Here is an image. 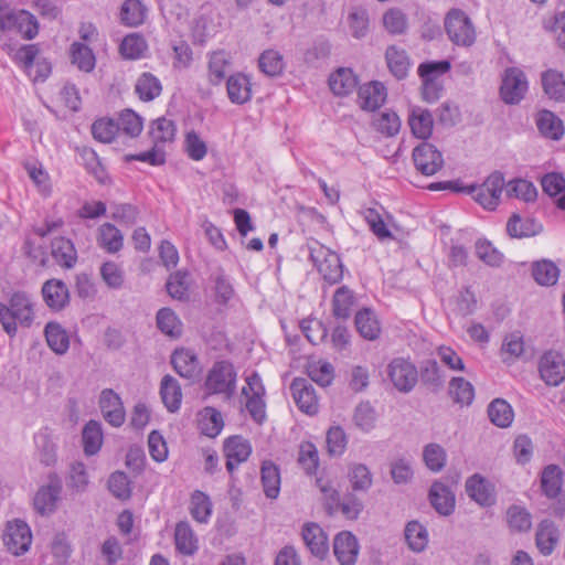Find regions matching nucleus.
I'll return each instance as SVG.
<instances>
[{
	"mask_svg": "<svg viewBox=\"0 0 565 565\" xmlns=\"http://www.w3.org/2000/svg\"><path fill=\"white\" fill-rule=\"evenodd\" d=\"M82 439L84 452L87 456L96 455L100 450L104 440L102 424L97 420H89L83 428Z\"/></svg>",
	"mask_w": 565,
	"mask_h": 565,
	"instance_id": "obj_45",
	"label": "nucleus"
},
{
	"mask_svg": "<svg viewBox=\"0 0 565 565\" xmlns=\"http://www.w3.org/2000/svg\"><path fill=\"white\" fill-rule=\"evenodd\" d=\"M70 57L73 65L81 72L90 73L96 66L93 50L83 42H74L70 46Z\"/></svg>",
	"mask_w": 565,
	"mask_h": 565,
	"instance_id": "obj_35",
	"label": "nucleus"
},
{
	"mask_svg": "<svg viewBox=\"0 0 565 565\" xmlns=\"http://www.w3.org/2000/svg\"><path fill=\"white\" fill-rule=\"evenodd\" d=\"M541 379L550 386H557L565 380V359L555 351L545 352L539 363Z\"/></svg>",
	"mask_w": 565,
	"mask_h": 565,
	"instance_id": "obj_14",
	"label": "nucleus"
},
{
	"mask_svg": "<svg viewBox=\"0 0 565 565\" xmlns=\"http://www.w3.org/2000/svg\"><path fill=\"white\" fill-rule=\"evenodd\" d=\"M309 257L324 281L330 285H334L342 280L343 265L337 253L322 244L315 242L309 245Z\"/></svg>",
	"mask_w": 565,
	"mask_h": 565,
	"instance_id": "obj_3",
	"label": "nucleus"
},
{
	"mask_svg": "<svg viewBox=\"0 0 565 565\" xmlns=\"http://www.w3.org/2000/svg\"><path fill=\"white\" fill-rule=\"evenodd\" d=\"M44 335L50 349L58 354H65L70 348V338L66 330L57 322H49L44 329Z\"/></svg>",
	"mask_w": 565,
	"mask_h": 565,
	"instance_id": "obj_38",
	"label": "nucleus"
},
{
	"mask_svg": "<svg viewBox=\"0 0 565 565\" xmlns=\"http://www.w3.org/2000/svg\"><path fill=\"white\" fill-rule=\"evenodd\" d=\"M116 125H118L119 139L121 137L134 139L141 134L143 119L132 109H125L119 114Z\"/></svg>",
	"mask_w": 565,
	"mask_h": 565,
	"instance_id": "obj_36",
	"label": "nucleus"
},
{
	"mask_svg": "<svg viewBox=\"0 0 565 565\" xmlns=\"http://www.w3.org/2000/svg\"><path fill=\"white\" fill-rule=\"evenodd\" d=\"M236 372L232 363L218 361L209 371L205 388L210 394L233 396L236 390Z\"/></svg>",
	"mask_w": 565,
	"mask_h": 565,
	"instance_id": "obj_5",
	"label": "nucleus"
},
{
	"mask_svg": "<svg viewBox=\"0 0 565 565\" xmlns=\"http://www.w3.org/2000/svg\"><path fill=\"white\" fill-rule=\"evenodd\" d=\"M121 21L129 26H137L143 23L146 9L139 0H126L121 6Z\"/></svg>",
	"mask_w": 565,
	"mask_h": 565,
	"instance_id": "obj_60",
	"label": "nucleus"
},
{
	"mask_svg": "<svg viewBox=\"0 0 565 565\" xmlns=\"http://www.w3.org/2000/svg\"><path fill=\"white\" fill-rule=\"evenodd\" d=\"M423 458L430 471L439 472L446 465L447 454L440 445L431 443L425 446Z\"/></svg>",
	"mask_w": 565,
	"mask_h": 565,
	"instance_id": "obj_64",
	"label": "nucleus"
},
{
	"mask_svg": "<svg viewBox=\"0 0 565 565\" xmlns=\"http://www.w3.org/2000/svg\"><path fill=\"white\" fill-rule=\"evenodd\" d=\"M507 194L524 202H534L537 198V190L532 182L516 179L507 184Z\"/></svg>",
	"mask_w": 565,
	"mask_h": 565,
	"instance_id": "obj_61",
	"label": "nucleus"
},
{
	"mask_svg": "<svg viewBox=\"0 0 565 565\" xmlns=\"http://www.w3.org/2000/svg\"><path fill=\"white\" fill-rule=\"evenodd\" d=\"M224 454L226 457V469L232 473L242 462L249 458L252 446L242 436H231L224 441Z\"/></svg>",
	"mask_w": 565,
	"mask_h": 565,
	"instance_id": "obj_18",
	"label": "nucleus"
},
{
	"mask_svg": "<svg viewBox=\"0 0 565 565\" xmlns=\"http://www.w3.org/2000/svg\"><path fill=\"white\" fill-rule=\"evenodd\" d=\"M416 169L424 175H434L444 166L441 152L429 142H422L413 150Z\"/></svg>",
	"mask_w": 565,
	"mask_h": 565,
	"instance_id": "obj_13",
	"label": "nucleus"
},
{
	"mask_svg": "<svg viewBox=\"0 0 565 565\" xmlns=\"http://www.w3.org/2000/svg\"><path fill=\"white\" fill-rule=\"evenodd\" d=\"M466 492L471 500L482 507H491L495 502L492 484L479 473H475L467 479Z\"/></svg>",
	"mask_w": 565,
	"mask_h": 565,
	"instance_id": "obj_19",
	"label": "nucleus"
},
{
	"mask_svg": "<svg viewBox=\"0 0 565 565\" xmlns=\"http://www.w3.org/2000/svg\"><path fill=\"white\" fill-rule=\"evenodd\" d=\"M563 472L557 465H548L541 475V487L544 494L551 499L556 498L562 490Z\"/></svg>",
	"mask_w": 565,
	"mask_h": 565,
	"instance_id": "obj_49",
	"label": "nucleus"
},
{
	"mask_svg": "<svg viewBox=\"0 0 565 565\" xmlns=\"http://www.w3.org/2000/svg\"><path fill=\"white\" fill-rule=\"evenodd\" d=\"M99 408L105 420L114 426L120 427L126 419V412L120 396L111 388H105L99 395Z\"/></svg>",
	"mask_w": 565,
	"mask_h": 565,
	"instance_id": "obj_16",
	"label": "nucleus"
},
{
	"mask_svg": "<svg viewBox=\"0 0 565 565\" xmlns=\"http://www.w3.org/2000/svg\"><path fill=\"white\" fill-rule=\"evenodd\" d=\"M33 315L32 303L24 294H14L11 297L10 307L0 302V322L8 334L15 333L18 323L30 327Z\"/></svg>",
	"mask_w": 565,
	"mask_h": 565,
	"instance_id": "obj_2",
	"label": "nucleus"
},
{
	"mask_svg": "<svg viewBox=\"0 0 565 565\" xmlns=\"http://www.w3.org/2000/svg\"><path fill=\"white\" fill-rule=\"evenodd\" d=\"M262 483L267 498L276 499L280 492V471L271 461H264L260 469Z\"/></svg>",
	"mask_w": 565,
	"mask_h": 565,
	"instance_id": "obj_50",
	"label": "nucleus"
},
{
	"mask_svg": "<svg viewBox=\"0 0 565 565\" xmlns=\"http://www.w3.org/2000/svg\"><path fill=\"white\" fill-rule=\"evenodd\" d=\"M160 395L162 402L169 412H177L182 402V392L178 381L171 375H166L161 380Z\"/></svg>",
	"mask_w": 565,
	"mask_h": 565,
	"instance_id": "obj_40",
	"label": "nucleus"
},
{
	"mask_svg": "<svg viewBox=\"0 0 565 565\" xmlns=\"http://www.w3.org/2000/svg\"><path fill=\"white\" fill-rule=\"evenodd\" d=\"M429 500L434 509L441 515H449L455 510V494L450 487L443 482H434L429 490Z\"/></svg>",
	"mask_w": 565,
	"mask_h": 565,
	"instance_id": "obj_25",
	"label": "nucleus"
},
{
	"mask_svg": "<svg viewBox=\"0 0 565 565\" xmlns=\"http://www.w3.org/2000/svg\"><path fill=\"white\" fill-rule=\"evenodd\" d=\"M408 125L412 134L418 139L426 140L433 134L434 120L427 109L413 107L408 115Z\"/></svg>",
	"mask_w": 565,
	"mask_h": 565,
	"instance_id": "obj_27",
	"label": "nucleus"
},
{
	"mask_svg": "<svg viewBox=\"0 0 565 565\" xmlns=\"http://www.w3.org/2000/svg\"><path fill=\"white\" fill-rule=\"evenodd\" d=\"M298 462L308 475H312L319 467V455L316 445L311 441H302L299 445Z\"/></svg>",
	"mask_w": 565,
	"mask_h": 565,
	"instance_id": "obj_62",
	"label": "nucleus"
},
{
	"mask_svg": "<svg viewBox=\"0 0 565 565\" xmlns=\"http://www.w3.org/2000/svg\"><path fill=\"white\" fill-rule=\"evenodd\" d=\"M51 255L64 268H73L77 262V252L73 242L65 237H55L51 243Z\"/></svg>",
	"mask_w": 565,
	"mask_h": 565,
	"instance_id": "obj_28",
	"label": "nucleus"
},
{
	"mask_svg": "<svg viewBox=\"0 0 565 565\" xmlns=\"http://www.w3.org/2000/svg\"><path fill=\"white\" fill-rule=\"evenodd\" d=\"M175 548L183 555H193L198 548V539L188 522H179L174 531Z\"/></svg>",
	"mask_w": 565,
	"mask_h": 565,
	"instance_id": "obj_39",
	"label": "nucleus"
},
{
	"mask_svg": "<svg viewBox=\"0 0 565 565\" xmlns=\"http://www.w3.org/2000/svg\"><path fill=\"white\" fill-rule=\"evenodd\" d=\"M292 398L298 408L307 414L315 415L319 411V399L311 383L306 379H295L290 385Z\"/></svg>",
	"mask_w": 565,
	"mask_h": 565,
	"instance_id": "obj_15",
	"label": "nucleus"
},
{
	"mask_svg": "<svg viewBox=\"0 0 565 565\" xmlns=\"http://www.w3.org/2000/svg\"><path fill=\"white\" fill-rule=\"evenodd\" d=\"M360 545L358 539L349 531L340 532L333 540V554L341 565H354Z\"/></svg>",
	"mask_w": 565,
	"mask_h": 565,
	"instance_id": "obj_17",
	"label": "nucleus"
},
{
	"mask_svg": "<svg viewBox=\"0 0 565 565\" xmlns=\"http://www.w3.org/2000/svg\"><path fill=\"white\" fill-rule=\"evenodd\" d=\"M445 28L449 39L457 45L469 46L476 40V31L470 19L459 9L448 12Z\"/></svg>",
	"mask_w": 565,
	"mask_h": 565,
	"instance_id": "obj_8",
	"label": "nucleus"
},
{
	"mask_svg": "<svg viewBox=\"0 0 565 565\" xmlns=\"http://www.w3.org/2000/svg\"><path fill=\"white\" fill-rule=\"evenodd\" d=\"M386 88L380 82H371L359 88V103L365 110L374 111L386 100Z\"/></svg>",
	"mask_w": 565,
	"mask_h": 565,
	"instance_id": "obj_24",
	"label": "nucleus"
},
{
	"mask_svg": "<svg viewBox=\"0 0 565 565\" xmlns=\"http://www.w3.org/2000/svg\"><path fill=\"white\" fill-rule=\"evenodd\" d=\"M352 420L359 430L370 433L377 425L379 414L370 402H361L353 411Z\"/></svg>",
	"mask_w": 565,
	"mask_h": 565,
	"instance_id": "obj_33",
	"label": "nucleus"
},
{
	"mask_svg": "<svg viewBox=\"0 0 565 565\" xmlns=\"http://www.w3.org/2000/svg\"><path fill=\"white\" fill-rule=\"evenodd\" d=\"M542 226L532 218L513 214L507 223V232L513 238L531 237L539 234Z\"/></svg>",
	"mask_w": 565,
	"mask_h": 565,
	"instance_id": "obj_42",
	"label": "nucleus"
},
{
	"mask_svg": "<svg viewBox=\"0 0 565 565\" xmlns=\"http://www.w3.org/2000/svg\"><path fill=\"white\" fill-rule=\"evenodd\" d=\"M348 478L354 491H367L373 478L370 469L363 463H353L349 468Z\"/></svg>",
	"mask_w": 565,
	"mask_h": 565,
	"instance_id": "obj_59",
	"label": "nucleus"
},
{
	"mask_svg": "<svg viewBox=\"0 0 565 565\" xmlns=\"http://www.w3.org/2000/svg\"><path fill=\"white\" fill-rule=\"evenodd\" d=\"M42 296L52 310L63 309L70 300V294L66 285L62 280L52 279L42 287Z\"/></svg>",
	"mask_w": 565,
	"mask_h": 565,
	"instance_id": "obj_26",
	"label": "nucleus"
},
{
	"mask_svg": "<svg viewBox=\"0 0 565 565\" xmlns=\"http://www.w3.org/2000/svg\"><path fill=\"white\" fill-rule=\"evenodd\" d=\"M174 371L182 377L194 379L200 372V362L196 354L190 349H177L171 355Z\"/></svg>",
	"mask_w": 565,
	"mask_h": 565,
	"instance_id": "obj_21",
	"label": "nucleus"
},
{
	"mask_svg": "<svg viewBox=\"0 0 565 565\" xmlns=\"http://www.w3.org/2000/svg\"><path fill=\"white\" fill-rule=\"evenodd\" d=\"M35 28L33 15L25 10L12 9L4 3H0V30L6 32H15L22 39L33 38L32 32Z\"/></svg>",
	"mask_w": 565,
	"mask_h": 565,
	"instance_id": "obj_7",
	"label": "nucleus"
},
{
	"mask_svg": "<svg viewBox=\"0 0 565 565\" xmlns=\"http://www.w3.org/2000/svg\"><path fill=\"white\" fill-rule=\"evenodd\" d=\"M387 374L393 385L404 393L412 391L418 379L415 365L409 360L403 358H396L390 362Z\"/></svg>",
	"mask_w": 565,
	"mask_h": 565,
	"instance_id": "obj_11",
	"label": "nucleus"
},
{
	"mask_svg": "<svg viewBox=\"0 0 565 565\" xmlns=\"http://www.w3.org/2000/svg\"><path fill=\"white\" fill-rule=\"evenodd\" d=\"M355 327L359 333L367 340H375L381 333V324L373 310L364 308L355 315Z\"/></svg>",
	"mask_w": 565,
	"mask_h": 565,
	"instance_id": "obj_37",
	"label": "nucleus"
},
{
	"mask_svg": "<svg viewBox=\"0 0 565 565\" xmlns=\"http://www.w3.org/2000/svg\"><path fill=\"white\" fill-rule=\"evenodd\" d=\"M157 326L168 337L179 338L182 334L183 324L170 308H161L157 312Z\"/></svg>",
	"mask_w": 565,
	"mask_h": 565,
	"instance_id": "obj_54",
	"label": "nucleus"
},
{
	"mask_svg": "<svg viewBox=\"0 0 565 565\" xmlns=\"http://www.w3.org/2000/svg\"><path fill=\"white\" fill-rule=\"evenodd\" d=\"M559 541L557 526L551 520H543L535 534V544L537 550L544 556L551 555Z\"/></svg>",
	"mask_w": 565,
	"mask_h": 565,
	"instance_id": "obj_23",
	"label": "nucleus"
},
{
	"mask_svg": "<svg viewBox=\"0 0 565 565\" xmlns=\"http://www.w3.org/2000/svg\"><path fill=\"white\" fill-rule=\"evenodd\" d=\"M316 483L323 495L324 507L329 514L340 511L348 520L358 519L363 510V504L360 499L353 494H348L341 501L340 494L333 488L332 482L324 477H318Z\"/></svg>",
	"mask_w": 565,
	"mask_h": 565,
	"instance_id": "obj_1",
	"label": "nucleus"
},
{
	"mask_svg": "<svg viewBox=\"0 0 565 565\" xmlns=\"http://www.w3.org/2000/svg\"><path fill=\"white\" fill-rule=\"evenodd\" d=\"M354 302L353 291L347 286H341L333 295V315L339 319H348L351 316Z\"/></svg>",
	"mask_w": 565,
	"mask_h": 565,
	"instance_id": "obj_56",
	"label": "nucleus"
},
{
	"mask_svg": "<svg viewBox=\"0 0 565 565\" xmlns=\"http://www.w3.org/2000/svg\"><path fill=\"white\" fill-rule=\"evenodd\" d=\"M147 50V41L142 35L137 33L126 35L119 45L121 56L127 60L142 58Z\"/></svg>",
	"mask_w": 565,
	"mask_h": 565,
	"instance_id": "obj_52",
	"label": "nucleus"
},
{
	"mask_svg": "<svg viewBox=\"0 0 565 565\" xmlns=\"http://www.w3.org/2000/svg\"><path fill=\"white\" fill-rule=\"evenodd\" d=\"M177 127L173 120L160 117L150 125L149 135L156 148L162 147L174 140Z\"/></svg>",
	"mask_w": 565,
	"mask_h": 565,
	"instance_id": "obj_32",
	"label": "nucleus"
},
{
	"mask_svg": "<svg viewBox=\"0 0 565 565\" xmlns=\"http://www.w3.org/2000/svg\"><path fill=\"white\" fill-rule=\"evenodd\" d=\"M285 66L284 56L277 50H265L258 57L259 70L269 77L279 76L284 72Z\"/></svg>",
	"mask_w": 565,
	"mask_h": 565,
	"instance_id": "obj_51",
	"label": "nucleus"
},
{
	"mask_svg": "<svg viewBox=\"0 0 565 565\" xmlns=\"http://www.w3.org/2000/svg\"><path fill=\"white\" fill-rule=\"evenodd\" d=\"M62 479L56 473H50L38 489V514L50 515L54 513L62 502Z\"/></svg>",
	"mask_w": 565,
	"mask_h": 565,
	"instance_id": "obj_9",
	"label": "nucleus"
},
{
	"mask_svg": "<svg viewBox=\"0 0 565 565\" xmlns=\"http://www.w3.org/2000/svg\"><path fill=\"white\" fill-rule=\"evenodd\" d=\"M539 131L546 138L558 140L564 134L562 120L550 110H542L536 118Z\"/></svg>",
	"mask_w": 565,
	"mask_h": 565,
	"instance_id": "obj_48",
	"label": "nucleus"
},
{
	"mask_svg": "<svg viewBox=\"0 0 565 565\" xmlns=\"http://www.w3.org/2000/svg\"><path fill=\"white\" fill-rule=\"evenodd\" d=\"M162 85L160 79L152 73L140 74L135 83V94L142 102H151L160 96Z\"/></svg>",
	"mask_w": 565,
	"mask_h": 565,
	"instance_id": "obj_30",
	"label": "nucleus"
},
{
	"mask_svg": "<svg viewBox=\"0 0 565 565\" xmlns=\"http://www.w3.org/2000/svg\"><path fill=\"white\" fill-rule=\"evenodd\" d=\"M527 81L524 73L518 67L505 70L500 87V95L504 103L516 104L527 92Z\"/></svg>",
	"mask_w": 565,
	"mask_h": 565,
	"instance_id": "obj_12",
	"label": "nucleus"
},
{
	"mask_svg": "<svg viewBox=\"0 0 565 565\" xmlns=\"http://www.w3.org/2000/svg\"><path fill=\"white\" fill-rule=\"evenodd\" d=\"M405 540L408 547L416 553L423 552L428 544V531L417 521H411L405 526Z\"/></svg>",
	"mask_w": 565,
	"mask_h": 565,
	"instance_id": "obj_53",
	"label": "nucleus"
},
{
	"mask_svg": "<svg viewBox=\"0 0 565 565\" xmlns=\"http://www.w3.org/2000/svg\"><path fill=\"white\" fill-rule=\"evenodd\" d=\"M227 97L232 104L243 105L252 99L250 78L243 73H235L226 81Z\"/></svg>",
	"mask_w": 565,
	"mask_h": 565,
	"instance_id": "obj_22",
	"label": "nucleus"
},
{
	"mask_svg": "<svg viewBox=\"0 0 565 565\" xmlns=\"http://www.w3.org/2000/svg\"><path fill=\"white\" fill-rule=\"evenodd\" d=\"M386 62L391 73L398 79L406 77L409 68V61L404 50L390 46L386 50Z\"/></svg>",
	"mask_w": 565,
	"mask_h": 565,
	"instance_id": "obj_57",
	"label": "nucleus"
},
{
	"mask_svg": "<svg viewBox=\"0 0 565 565\" xmlns=\"http://www.w3.org/2000/svg\"><path fill=\"white\" fill-rule=\"evenodd\" d=\"M302 540L312 555L323 558L329 552L328 536L317 523H307L302 526Z\"/></svg>",
	"mask_w": 565,
	"mask_h": 565,
	"instance_id": "obj_20",
	"label": "nucleus"
},
{
	"mask_svg": "<svg viewBox=\"0 0 565 565\" xmlns=\"http://www.w3.org/2000/svg\"><path fill=\"white\" fill-rule=\"evenodd\" d=\"M93 137L103 143H110L119 139L118 125L111 118H99L92 125Z\"/></svg>",
	"mask_w": 565,
	"mask_h": 565,
	"instance_id": "obj_58",
	"label": "nucleus"
},
{
	"mask_svg": "<svg viewBox=\"0 0 565 565\" xmlns=\"http://www.w3.org/2000/svg\"><path fill=\"white\" fill-rule=\"evenodd\" d=\"M191 516L199 523L206 524L213 511V504L207 494L202 491L195 490L191 494L189 505Z\"/></svg>",
	"mask_w": 565,
	"mask_h": 565,
	"instance_id": "obj_43",
	"label": "nucleus"
},
{
	"mask_svg": "<svg viewBox=\"0 0 565 565\" xmlns=\"http://www.w3.org/2000/svg\"><path fill=\"white\" fill-rule=\"evenodd\" d=\"M98 245L109 254L119 252L124 246V235L111 223H104L98 228Z\"/></svg>",
	"mask_w": 565,
	"mask_h": 565,
	"instance_id": "obj_34",
	"label": "nucleus"
},
{
	"mask_svg": "<svg viewBox=\"0 0 565 565\" xmlns=\"http://www.w3.org/2000/svg\"><path fill=\"white\" fill-rule=\"evenodd\" d=\"M199 427L201 433L210 438L218 436L224 427L221 412L214 407H204L200 412Z\"/></svg>",
	"mask_w": 565,
	"mask_h": 565,
	"instance_id": "obj_41",
	"label": "nucleus"
},
{
	"mask_svg": "<svg viewBox=\"0 0 565 565\" xmlns=\"http://www.w3.org/2000/svg\"><path fill=\"white\" fill-rule=\"evenodd\" d=\"M544 93L554 100H565V78L561 72L547 70L542 74Z\"/></svg>",
	"mask_w": 565,
	"mask_h": 565,
	"instance_id": "obj_47",
	"label": "nucleus"
},
{
	"mask_svg": "<svg viewBox=\"0 0 565 565\" xmlns=\"http://www.w3.org/2000/svg\"><path fill=\"white\" fill-rule=\"evenodd\" d=\"M448 61L425 62L418 66V75L422 78V96L427 103H435L443 93V83L440 77L450 70Z\"/></svg>",
	"mask_w": 565,
	"mask_h": 565,
	"instance_id": "obj_4",
	"label": "nucleus"
},
{
	"mask_svg": "<svg viewBox=\"0 0 565 565\" xmlns=\"http://www.w3.org/2000/svg\"><path fill=\"white\" fill-rule=\"evenodd\" d=\"M488 416L493 425L507 428L514 419V412L505 399L495 398L488 406Z\"/></svg>",
	"mask_w": 565,
	"mask_h": 565,
	"instance_id": "obj_46",
	"label": "nucleus"
},
{
	"mask_svg": "<svg viewBox=\"0 0 565 565\" xmlns=\"http://www.w3.org/2000/svg\"><path fill=\"white\" fill-rule=\"evenodd\" d=\"M505 181L500 172L491 173L483 183L470 184L469 194L487 210H494L500 202Z\"/></svg>",
	"mask_w": 565,
	"mask_h": 565,
	"instance_id": "obj_6",
	"label": "nucleus"
},
{
	"mask_svg": "<svg viewBox=\"0 0 565 565\" xmlns=\"http://www.w3.org/2000/svg\"><path fill=\"white\" fill-rule=\"evenodd\" d=\"M541 185L547 195H559L557 207L565 211V178L557 172L547 173L542 178Z\"/></svg>",
	"mask_w": 565,
	"mask_h": 565,
	"instance_id": "obj_55",
	"label": "nucleus"
},
{
	"mask_svg": "<svg viewBox=\"0 0 565 565\" xmlns=\"http://www.w3.org/2000/svg\"><path fill=\"white\" fill-rule=\"evenodd\" d=\"M231 56L225 51L213 52L209 57V82L217 86L220 85L231 68Z\"/></svg>",
	"mask_w": 565,
	"mask_h": 565,
	"instance_id": "obj_29",
	"label": "nucleus"
},
{
	"mask_svg": "<svg viewBox=\"0 0 565 565\" xmlns=\"http://www.w3.org/2000/svg\"><path fill=\"white\" fill-rule=\"evenodd\" d=\"M356 76L351 68H339L329 78V86L338 96L350 94L356 87Z\"/></svg>",
	"mask_w": 565,
	"mask_h": 565,
	"instance_id": "obj_44",
	"label": "nucleus"
},
{
	"mask_svg": "<svg viewBox=\"0 0 565 565\" xmlns=\"http://www.w3.org/2000/svg\"><path fill=\"white\" fill-rule=\"evenodd\" d=\"M449 393L454 401L461 405H470L475 397L473 386L462 377H454L450 381Z\"/></svg>",
	"mask_w": 565,
	"mask_h": 565,
	"instance_id": "obj_63",
	"label": "nucleus"
},
{
	"mask_svg": "<svg viewBox=\"0 0 565 565\" xmlns=\"http://www.w3.org/2000/svg\"><path fill=\"white\" fill-rule=\"evenodd\" d=\"M3 544L15 556L24 554L32 544L30 526L22 520L8 522L3 534Z\"/></svg>",
	"mask_w": 565,
	"mask_h": 565,
	"instance_id": "obj_10",
	"label": "nucleus"
},
{
	"mask_svg": "<svg viewBox=\"0 0 565 565\" xmlns=\"http://www.w3.org/2000/svg\"><path fill=\"white\" fill-rule=\"evenodd\" d=\"M532 277L540 286H554L559 278V268L551 259H541L532 263Z\"/></svg>",
	"mask_w": 565,
	"mask_h": 565,
	"instance_id": "obj_31",
	"label": "nucleus"
}]
</instances>
